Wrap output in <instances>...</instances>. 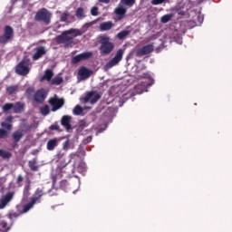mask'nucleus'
Returning <instances> with one entry per match:
<instances>
[{
	"mask_svg": "<svg viewBox=\"0 0 232 232\" xmlns=\"http://www.w3.org/2000/svg\"><path fill=\"white\" fill-rule=\"evenodd\" d=\"M79 35H82V33L79 29H69L62 33L61 35L56 37L57 44H64L65 48L73 44V39L75 37H79Z\"/></svg>",
	"mask_w": 232,
	"mask_h": 232,
	"instance_id": "obj_1",
	"label": "nucleus"
},
{
	"mask_svg": "<svg viewBox=\"0 0 232 232\" xmlns=\"http://www.w3.org/2000/svg\"><path fill=\"white\" fill-rule=\"evenodd\" d=\"M100 51L102 55H109L113 52V48H115V44L111 41L109 36L102 35L100 37Z\"/></svg>",
	"mask_w": 232,
	"mask_h": 232,
	"instance_id": "obj_2",
	"label": "nucleus"
},
{
	"mask_svg": "<svg viewBox=\"0 0 232 232\" xmlns=\"http://www.w3.org/2000/svg\"><path fill=\"white\" fill-rule=\"evenodd\" d=\"M153 82L154 81H153V78H151V74L148 72L143 73V81L141 82V84L137 85L135 87L136 93L138 95H140V93H144V92H148L146 88H148V86H152Z\"/></svg>",
	"mask_w": 232,
	"mask_h": 232,
	"instance_id": "obj_3",
	"label": "nucleus"
},
{
	"mask_svg": "<svg viewBox=\"0 0 232 232\" xmlns=\"http://www.w3.org/2000/svg\"><path fill=\"white\" fill-rule=\"evenodd\" d=\"M34 19L35 21H42L43 23H45V24H50L52 13H50L47 9L43 8L36 13Z\"/></svg>",
	"mask_w": 232,
	"mask_h": 232,
	"instance_id": "obj_4",
	"label": "nucleus"
},
{
	"mask_svg": "<svg viewBox=\"0 0 232 232\" xmlns=\"http://www.w3.org/2000/svg\"><path fill=\"white\" fill-rule=\"evenodd\" d=\"M124 55V51L122 49H119L116 53V55L114 58H112L109 63L105 65V70H111V68H113V66H117L119 64L120 61H122V56Z\"/></svg>",
	"mask_w": 232,
	"mask_h": 232,
	"instance_id": "obj_5",
	"label": "nucleus"
},
{
	"mask_svg": "<svg viewBox=\"0 0 232 232\" xmlns=\"http://www.w3.org/2000/svg\"><path fill=\"white\" fill-rule=\"evenodd\" d=\"M43 195H44L43 190L38 188L36 190L35 196L34 198H32L31 202L24 205L23 213H28V211L31 210L32 208H34V206H35V204H37V202H39V199L41 198V197Z\"/></svg>",
	"mask_w": 232,
	"mask_h": 232,
	"instance_id": "obj_6",
	"label": "nucleus"
},
{
	"mask_svg": "<svg viewBox=\"0 0 232 232\" xmlns=\"http://www.w3.org/2000/svg\"><path fill=\"white\" fill-rule=\"evenodd\" d=\"M102 97V93L96 92H88L85 97L83 98V102L86 104L90 102L91 104H95Z\"/></svg>",
	"mask_w": 232,
	"mask_h": 232,
	"instance_id": "obj_7",
	"label": "nucleus"
},
{
	"mask_svg": "<svg viewBox=\"0 0 232 232\" xmlns=\"http://www.w3.org/2000/svg\"><path fill=\"white\" fill-rule=\"evenodd\" d=\"M15 72L18 75H28V73H30V67H28V62H20L16 66Z\"/></svg>",
	"mask_w": 232,
	"mask_h": 232,
	"instance_id": "obj_8",
	"label": "nucleus"
},
{
	"mask_svg": "<svg viewBox=\"0 0 232 232\" xmlns=\"http://www.w3.org/2000/svg\"><path fill=\"white\" fill-rule=\"evenodd\" d=\"M14 37V29L10 25L5 26V34L0 36V44H6Z\"/></svg>",
	"mask_w": 232,
	"mask_h": 232,
	"instance_id": "obj_9",
	"label": "nucleus"
},
{
	"mask_svg": "<svg viewBox=\"0 0 232 232\" xmlns=\"http://www.w3.org/2000/svg\"><path fill=\"white\" fill-rule=\"evenodd\" d=\"M153 50H155V46H153V44H150L141 48L137 49L136 54L138 57H142V55H148L149 53H151Z\"/></svg>",
	"mask_w": 232,
	"mask_h": 232,
	"instance_id": "obj_10",
	"label": "nucleus"
},
{
	"mask_svg": "<svg viewBox=\"0 0 232 232\" xmlns=\"http://www.w3.org/2000/svg\"><path fill=\"white\" fill-rule=\"evenodd\" d=\"M49 104L53 107L52 111H57V110L63 108L64 106V100L57 98L55 96L54 98H51L49 100Z\"/></svg>",
	"mask_w": 232,
	"mask_h": 232,
	"instance_id": "obj_11",
	"label": "nucleus"
},
{
	"mask_svg": "<svg viewBox=\"0 0 232 232\" xmlns=\"http://www.w3.org/2000/svg\"><path fill=\"white\" fill-rule=\"evenodd\" d=\"M92 55V52L82 53L72 58V63L73 64H77V63H81V61H86V59H90Z\"/></svg>",
	"mask_w": 232,
	"mask_h": 232,
	"instance_id": "obj_12",
	"label": "nucleus"
},
{
	"mask_svg": "<svg viewBox=\"0 0 232 232\" xmlns=\"http://www.w3.org/2000/svg\"><path fill=\"white\" fill-rule=\"evenodd\" d=\"M48 52V49L44 46H38L34 48V53L33 55L34 61H39L43 55H46V53Z\"/></svg>",
	"mask_w": 232,
	"mask_h": 232,
	"instance_id": "obj_13",
	"label": "nucleus"
},
{
	"mask_svg": "<svg viewBox=\"0 0 232 232\" xmlns=\"http://www.w3.org/2000/svg\"><path fill=\"white\" fill-rule=\"evenodd\" d=\"M14 198V192H8L0 198V209H5L7 204Z\"/></svg>",
	"mask_w": 232,
	"mask_h": 232,
	"instance_id": "obj_14",
	"label": "nucleus"
},
{
	"mask_svg": "<svg viewBox=\"0 0 232 232\" xmlns=\"http://www.w3.org/2000/svg\"><path fill=\"white\" fill-rule=\"evenodd\" d=\"M35 102L39 104L44 102V99H46V91L44 89L38 90L34 96Z\"/></svg>",
	"mask_w": 232,
	"mask_h": 232,
	"instance_id": "obj_15",
	"label": "nucleus"
},
{
	"mask_svg": "<svg viewBox=\"0 0 232 232\" xmlns=\"http://www.w3.org/2000/svg\"><path fill=\"white\" fill-rule=\"evenodd\" d=\"M72 122V116L64 115L61 119V124L65 128L66 131H69L72 130V125L70 124Z\"/></svg>",
	"mask_w": 232,
	"mask_h": 232,
	"instance_id": "obj_16",
	"label": "nucleus"
},
{
	"mask_svg": "<svg viewBox=\"0 0 232 232\" xmlns=\"http://www.w3.org/2000/svg\"><path fill=\"white\" fill-rule=\"evenodd\" d=\"M126 12H128V9L121 4L114 9V14H117L118 19H122L126 15Z\"/></svg>",
	"mask_w": 232,
	"mask_h": 232,
	"instance_id": "obj_17",
	"label": "nucleus"
},
{
	"mask_svg": "<svg viewBox=\"0 0 232 232\" xmlns=\"http://www.w3.org/2000/svg\"><path fill=\"white\" fill-rule=\"evenodd\" d=\"M14 142L17 143L24 137V130H17L16 131L13 132L12 134Z\"/></svg>",
	"mask_w": 232,
	"mask_h": 232,
	"instance_id": "obj_18",
	"label": "nucleus"
},
{
	"mask_svg": "<svg viewBox=\"0 0 232 232\" xmlns=\"http://www.w3.org/2000/svg\"><path fill=\"white\" fill-rule=\"evenodd\" d=\"M92 75V71L87 69L86 67H82L79 71V76L81 79H88Z\"/></svg>",
	"mask_w": 232,
	"mask_h": 232,
	"instance_id": "obj_19",
	"label": "nucleus"
},
{
	"mask_svg": "<svg viewBox=\"0 0 232 232\" xmlns=\"http://www.w3.org/2000/svg\"><path fill=\"white\" fill-rule=\"evenodd\" d=\"M58 144H59V140H57V138L50 140L47 142V150H48V151H53V150H55V148H57Z\"/></svg>",
	"mask_w": 232,
	"mask_h": 232,
	"instance_id": "obj_20",
	"label": "nucleus"
},
{
	"mask_svg": "<svg viewBox=\"0 0 232 232\" xmlns=\"http://www.w3.org/2000/svg\"><path fill=\"white\" fill-rule=\"evenodd\" d=\"M113 26V23L111 21L103 22L100 24V30L102 32H107L108 30H111Z\"/></svg>",
	"mask_w": 232,
	"mask_h": 232,
	"instance_id": "obj_21",
	"label": "nucleus"
},
{
	"mask_svg": "<svg viewBox=\"0 0 232 232\" xmlns=\"http://www.w3.org/2000/svg\"><path fill=\"white\" fill-rule=\"evenodd\" d=\"M52 77H53V72L52 70L48 69L44 72V74L41 78V81H47L48 82L51 83Z\"/></svg>",
	"mask_w": 232,
	"mask_h": 232,
	"instance_id": "obj_22",
	"label": "nucleus"
},
{
	"mask_svg": "<svg viewBox=\"0 0 232 232\" xmlns=\"http://www.w3.org/2000/svg\"><path fill=\"white\" fill-rule=\"evenodd\" d=\"M13 110L14 113H23V110H24V104L21 102H17L14 104Z\"/></svg>",
	"mask_w": 232,
	"mask_h": 232,
	"instance_id": "obj_23",
	"label": "nucleus"
},
{
	"mask_svg": "<svg viewBox=\"0 0 232 232\" xmlns=\"http://www.w3.org/2000/svg\"><path fill=\"white\" fill-rule=\"evenodd\" d=\"M75 15L77 19L82 20L84 17H86V14H84V8L79 7L76 9Z\"/></svg>",
	"mask_w": 232,
	"mask_h": 232,
	"instance_id": "obj_24",
	"label": "nucleus"
},
{
	"mask_svg": "<svg viewBox=\"0 0 232 232\" xmlns=\"http://www.w3.org/2000/svg\"><path fill=\"white\" fill-rule=\"evenodd\" d=\"M6 92L9 95H14L19 92V87L17 85H12L6 88Z\"/></svg>",
	"mask_w": 232,
	"mask_h": 232,
	"instance_id": "obj_25",
	"label": "nucleus"
},
{
	"mask_svg": "<svg viewBox=\"0 0 232 232\" xmlns=\"http://www.w3.org/2000/svg\"><path fill=\"white\" fill-rule=\"evenodd\" d=\"M120 5L128 6V8H131V6L135 5V0H121Z\"/></svg>",
	"mask_w": 232,
	"mask_h": 232,
	"instance_id": "obj_26",
	"label": "nucleus"
},
{
	"mask_svg": "<svg viewBox=\"0 0 232 232\" xmlns=\"http://www.w3.org/2000/svg\"><path fill=\"white\" fill-rule=\"evenodd\" d=\"M10 227H8V224L5 220L0 221V232H8Z\"/></svg>",
	"mask_w": 232,
	"mask_h": 232,
	"instance_id": "obj_27",
	"label": "nucleus"
},
{
	"mask_svg": "<svg viewBox=\"0 0 232 232\" xmlns=\"http://www.w3.org/2000/svg\"><path fill=\"white\" fill-rule=\"evenodd\" d=\"M63 82V77L61 76H56L54 78H53L51 80V83L50 84H53V85H55V86H59V84H61Z\"/></svg>",
	"mask_w": 232,
	"mask_h": 232,
	"instance_id": "obj_28",
	"label": "nucleus"
},
{
	"mask_svg": "<svg viewBox=\"0 0 232 232\" xmlns=\"http://www.w3.org/2000/svg\"><path fill=\"white\" fill-rule=\"evenodd\" d=\"M1 127L2 129L7 130V131H12L14 126L12 125V123H8V121H3L1 123Z\"/></svg>",
	"mask_w": 232,
	"mask_h": 232,
	"instance_id": "obj_29",
	"label": "nucleus"
},
{
	"mask_svg": "<svg viewBox=\"0 0 232 232\" xmlns=\"http://www.w3.org/2000/svg\"><path fill=\"white\" fill-rule=\"evenodd\" d=\"M173 19V14H165L161 17L160 21L161 23H163L164 24H166V23H169V21Z\"/></svg>",
	"mask_w": 232,
	"mask_h": 232,
	"instance_id": "obj_30",
	"label": "nucleus"
},
{
	"mask_svg": "<svg viewBox=\"0 0 232 232\" xmlns=\"http://www.w3.org/2000/svg\"><path fill=\"white\" fill-rule=\"evenodd\" d=\"M10 135V130H6L5 129L0 128V139H8Z\"/></svg>",
	"mask_w": 232,
	"mask_h": 232,
	"instance_id": "obj_31",
	"label": "nucleus"
},
{
	"mask_svg": "<svg viewBox=\"0 0 232 232\" xmlns=\"http://www.w3.org/2000/svg\"><path fill=\"white\" fill-rule=\"evenodd\" d=\"M29 167L31 168L32 171H37L39 169V166H37V160H35L29 161Z\"/></svg>",
	"mask_w": 232,
	"mask_h": 232,
	"instance_id": "obj_32",
	"label": "nucleus"
},
{
	"mask_svg": "<svg viewBox=\"0 0 232 232\" xmlns=\"http://www.w3.org/2000/svg\"><path fill=\"white\" fill-rule=\"evenodd\" d=\"M130 32L128 31V30H123L121 32H120L118 34H117V37L118 39L120 40H122L124 39V37H128V35H130Z\"/></svg>",
	"mask_w": 232,
	"mask_h": 232,
	"instance_id": "obj_33",
	"label": "nucleus"
},
{
	"mask_svg": "<svg viewBox=\"0 0 232 232\" xmlns=\"http://www.w3.org/2000/svg\"><path fill=\"white\" fill-rule=\"evenodd\" d=\"M82 111H84V109L80 105H76L72 110L73 115H82Z\"/></svg>",
	"mask_w": 232,
	"mask_h": 232,
	"instance_id": "obj_34",
	"label": "nucleus"
},
{
	"mask_svg": "<svg viewBox=\"0 0 232 232\" xmlns=\"http://www.w3.org/2000/svg\"><path fill=\"white\" fill-rule=\"evenodd\" d=\"M0 157H2V159H10V157H12V153L4 150H0Z\"/></svg>",
	"mask_w": 232,
	"mask_h": 232,
	"instance_id": "obj_35",
	"label": "nucleus"
},
{
	"mask_svg": "<svg viewBox=\"0 0 232 232\" xmlns=\"http://www.w3.org/2000/svg\"><path fill=\"white\" fill-rule=\"evenodd\" d=\"M78 173H84L86 171V164L84 162H80L77 168Z\"/></svg>",
	"mask_w": 232,
	"mask_h": 232,
	"instance_id": "obj_36",
	"label": "nucleus"
},
{
	"mask_svg": "<svg viewBox=\"0 0 232 232\" xmlns=\"http://www.w3.org/2000/svg\"><path fill=\"white\" fill-rule=\"evenodd\" d=\"M14 108V103H5L3 106V111L4 113H6V111H10V110H13Z\"/></svg>",
	"mask_w": 232,
	"mask_h": 232,
	"instance_id": "obj_37",
	"label": "nucleus"
},
{
	"mask_svg": "<svg viewBox=\"0 0 232 232\" xmlns=\"http://www.w3.org/2000/svg\"><path fill=\"white\" fill-rule=\"evenodd\" d=\"M40 111L42 115L46 116L50 113V107H48V105H45L40 109Z\"/></svg>",
	"mask_w": 232,
	"mask_h": 232,
	"instance_id": "obj_38",
	"label": "nucleus"
},
{
	"mask_svg": "<svg viewBox=\"0 0 232 232\" xmlns=\"http://www.w3.org/2000/svg\"><path fill=\"white\" fill-rule=\"evenodd\" d=\"M68 17H70V13L64 12L62 14L60 20L62 21V23H64L65 21H68Z\"/></svg>",
	"mask_w": 232,
	"mask_h": 232,
	"instance_id": "obj_39",
	"label": "nucleus"
},
{
	"mask_svg": "<svg viewBox=\"0 0 232 232\" xmlns=\"http://www.w3.org/2000/svg\"><path fill=\"white\" fill-rule=\"evenodd\" d=\"M151 5H162V3H169V0H151Z\"/></svg>",
	"mask_w": 232,
	"mask_h": 232,
	"instance_id": "obj_40",
	"label": "nucleus"
},
{
	"mask_svg": "<svg viewBox=\"0 0 232 232\" xmlns=\"http://www.w3.org/2000/svg\"><path fill=\"white\" fill-rule=\"evenodd\" d=\"M26 93H27L28 97H32V95H34V93H35V89H34V87H29L26 90Z\"/></svg>",
	"mask_w": 232,
	"mask_h": 232,
	"instance_id": "obj_41",
	"label": "nucleus"
},
{
	"mask_svg": "<svg viewBox=\"0 0 232 232\" xmlns=\"http://www.w3.org/2000/svg\"><path fill=\"white\" fill-rule=\"evenodd\" d=\"M63 148L65 151H68V150H70V140L64 141Z\"/></svg>",
	"mask_w": 232,
	"mask_h": 232,
	"instance_id": "obj_42",
	"label": "nucleus"
},
{
	"mask_svg": "<svg viewBox=\"0 0 232 232\" xmlns=\"http://www.w3.org/2000/svg\"><path fill=\"white\" fill-rule=\"evenodd\" d=\"M91 14H92V15H99V8H97V7H92V9H91Z\"/></svg>",
	"mask_w": 232,
	"mask_h": 232,
	"instance_id": "obj_43",
	"label": "nucleus"
},
{
	"mask_svg": "<svg viewBox=\"0 0 232 232\" xmlns=\"http://www.w3.org/2000/svg\"><path fill=\"white\" fill-rule=\"evenodd\" d=\"M28 191H30V187L26 186L24 189V197H28Z\"/></svg>",
	"mask_w": 232,
	"mask_h": 232,
	"instance_id": "obj_44",
	"label": "nucleus"
},
{
	"mask_svg": "<svg viewBox=\"0 0 232 232\" xmlns=\"http://www.w3.org/2000/svg\"><path fill=\"white\" fill-rule=\"evenodd\" d=\"M92 139V136H88L86 139L83 140V144H90Z\"/></svg>",
	"mask_w": 232,
	"mask_h": 232,
	"instance_id": "obj_45",
	"label": "nucleus"
},
{
	"mask_svg": "<svg viewBox=\"0 0 232 232\" xmlns=\"http://www.w3.org/2000/svg\"><path fill=\"white\" fill-rule=\"evenodd\" d=\"M14 121V116H8L5 119V122H8L9 124H12V121Z\"/></svg>",
	"mask_w": 232,
	"mask_h": 232,
	"instance_id": "obj_46",
	"label": "nucleus"
},
{
	"mask_svg": "<svg viewBox=\"0 0 232 232\" xmlns=\"http://www.w3.org/2000/svg\"><path fill=\"white\" fill-rule=\"evenodd\" d=\"M176 43H178V44H182V37H178Z\"/></svg>",
	"mask_w": 232,
	"mask_h": 232,
	"instance_id": "obj_47",
	"label": "nucleus"
},
{
	"mask_svg": "<svg viewBox=\"0 0 232 232\" xmlns=\"http://www.w3.org/2000/svg\"><path fill=\"white\" fill-rule=\"evenodd\" d=\"M51 130H59V125H52Z\"/></svg>",
	"mask_w": 232,
	"mask_h": 232,
	"instance_id": "obj_48",
	"label": "nucleus"
},
{
	"mask_svg": "<svg viewBox=\"0 0 232 232\" xmlns=\"http://www.w3.org/2000/svg\"><path fill=\"white\" fill-rule=\"evenodd\" d=\"M100 3H104L105 5H108L110 3V0H100Z\"/></svg>",
	"mask_w": 232,
	"mask_h": 232,
	"instance_id": "obj_49",
	"label": "nucleus"
},
{
	"mask_svg": "<svg viewBox=\"0 0 232 232\" xmlns=\"http://www.w3.org/2000/svg\"><path fill=\"white\" fill-rule=\"evenodd\" d=\"M17 182H23V176H18Z\"/></svg>",
	"mask_w": 232,
	"mask_h": 232,
	"instance_id": "obj_50",
	"label": "nucleus"
},
{
	"mask_svg": "<svg viewBox=\"0 0 232 232\" xmlns=\"http://www.w3.org/2000/svg\"><path fill=\"white\" fill-rule=\"evenodd\" d=\"M12 3H17V0H11Z\"/></svg>",
	"mask_w": 232,
	"mask_h": 232,
	"instance_id": "obj_51",
	"label": "nucleus"
},
{
	"mask_svg": "<svg viewBox=\"0 0 232 232\" xmlns=\"http://www.w3.org/2000/svg\"><path fill=\"white\" fill-rule=\"evenodd\" d=\"M0 218H1V215H0Z\"/></svg>",
	"mask_w": 232,
	"mask_h": 232,
	"instance_id": "obj_52",
	"label": "nucleus"
}]
</instances>
